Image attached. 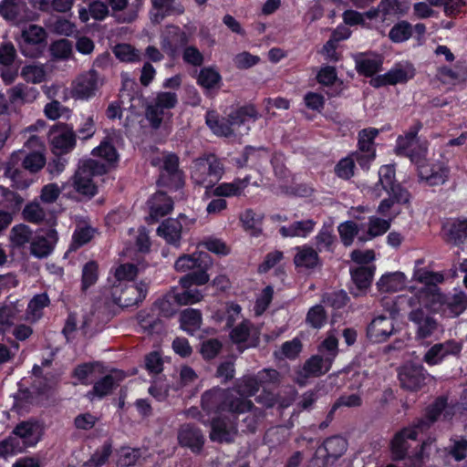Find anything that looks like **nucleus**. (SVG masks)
<instances>
[{"instance_id": "obj_1", "label": "nucleus", "mask_w": 467, "mask_h": 467, "mask_svg": "<svg viewBox=\"0 0 467 467\" xmlns=\"http://www.w3.org/2000/svg\"><path fill=\"white\" fill-rule=\"evenodd\" d=\"M202 408L208 414L227 412L235 420L238 415L247 413L241 425L244 432L254 433L264 418V412L255 408L252 400L234 395L230 389L213 388L206 390L202 395Z\"/></svg>"}, {"instance_id": "obj_2", "label": "nucleus", "mask_w": 467, "mask_h": 467, "mask_svg": "<svg viewBox=\"0 0 467 467\" xmlns=\"http://www.w3.org/2000/svg\"><path fill=\"white\" fill-rule=\"evenodd\" d=\"M92 154L103 158L105 162L92 159L84 161L72 178V186L76 192L88 198L97 193V186L93 183L92 177L107 173L117 160V151L112 144V139L107 137L92 150Z\"/></svg>"}, {"instance_id": "obj_3", "label": "nucleus", "mask_w": 467, "mask_h": 467, "mask_svg": "<svg viewBox=\"0 0 467 467\" xmlns=\"http://www.w3.org/2000/svg\"><path fill=\"white\" fill-rule=\"evenodd\" d=\"M441 300V297L438 293L427 287L420 288L408 299V305L411 308L408 318L414 326L418 338L430 337L440 329L438 321L426 309L439 311L435 301Z\"/></svg>"}, {"instance_id": "obj_4", "label": "nucleus", "mask_w": 467, "mask_h": 467, "mask_svg": "<svg viewBox=\"0 0 467 467\" xmlns=\"http://www.w3.org/2000/svg\"><path fill=\"white\" fill-rule=\"evenodd\" d=\"M259 113L255 107L248 104L232 111L228 118H218L213 113L206 116V123L218 136L229 137L234 134L235 127L244 123L247 119H257Z\"/></svg>"}, {"instance_id": "obj_5", "label": "nucleus", "mask_w": 467, "mask_h": 467, "mask_svg": "<svg viewBox=\"0 0 467 467\" xmlns=\"http://www.w3.org/2000/svg\"><path fill=\"white\" fill-rule=\"evenodd\" d=\"M224 172L220 159L213 154H204L196 158L191 169V178L197 185L206 189L213 187Z\"/></svg>"}, {"instance_id": "obj_6", "label": "nucleus", "mask_w": 467, "mask_h": 467, "mask_svg": "<svg viewBox=\"0 0 467 467\" xmlns=\"http://www.w3.org/2000/svg\"><path fill=\"white\" fill-rule=\"evenodd\" d=\"M427 142H421L415 145L405 156L409 157L412 162L418 166L419 176L421 180L426 181L430 185L443 184L448 178L449 169L444 164L438 167L427 164Z\"/></svg>"}, {"instance_id": "obj_7", "label": "nucleus", "mask_w": 467, "mask_h": 467, "mask_svg": "<svg viewBox=\"0 0 467 467\" xmlns=\"http://www.w3.org/2000/svg\"><path fill=\"white\" fill-rule=\"evenodd\" d=\"M379 182L372 189L375 198L382 197V191L392 195L397 203H408L410 198L409 192L396 182L395 169L392 165H384L379 171Z\"/></svg>"}, {"instance_id": "obj_8", "label": "nucleus", "mask_w": 467, "mask_h": 467, "mask_svg": "<svg viewBox=\"0 0 467 467\" xmlns=\"http://www.w3.org/2000/svg\"><path fill=\"white\" fill-rule=\"evenodd\" d=\"M160 185L180 189L184 184L183 172L179 169V157L165 152L162 157V168L158 180Z\"/></svg>"}, {"instance_id": "obj_9", "label": "nucleus", "mask_w": 467, "mask_h": 467, "mask_svg": "<svg viewBox=\"0 0 467 467\" xmlns=\"http://www.w3.org/2000/svg\"><path fill=\"white\" fill-rule=\"evenodd\" d=\"M48 139L56 155L69 152L76 144V134L66 123L54 125L49 130Z\"/></svg>"}, {"instance_id": "obj_10", "label": "nucleus", "mask_w": 467, "mask_h": 467, "mask_svg": "<svg viewBox=\"0 0 467 467\" xmlns=\"http://www.w3.org/2000/svg\"><path fill=\"white\" fill-rule=\"evenodd\" d=\"M238 432L234 417L217 416L211 420L209 438L213 442L231 443Z\"/></svg>"}, {"instance_id": "obj_11", "label": "nucleus", "mask_w": 467, "mask_h": 467, "mask_svg": "<svg viewBox=\"0 0 467 467\" xmlns=\"http://www.w3.org/2000/svg\"><path fill=\"white\" fill-rule=\"evenodd\" d=\"M429 288L441 296V300L435 301V306L439 307V311H441L445 317H458L467 308V294L464 292L460 291L450 297H446L438 289L434 287Z\"/></svg>"}, {"instance_id": "obj_12", "label": "nucleus", "mask_w": 467, "mask_h": 467, "mask_svg": "<svg viewBox=\"0 0 467 467\" xmlns=\"http://www.w3.org/2000/svg\"><path fill=\"white\" fill-rule=\"evenodd\" d=\"M427 373L422 365L406 364L399 372V379L403 389L416 391L425 385Z\"/></svg>"}, {"instance_id": "obj_13", "label": "nucleus", "mask_w": 467, "mask_h": 467, "mask_svg": "<svg viewBox=\"0 0 467 467\" xmlns=\"http://www.w3.org/2000/svg\"><path fill=\"white\" fill-rule=\"evenodd\" d=\"M177 440L182 447L189 448L194 453L202 451L205 441L201 429L190 423L180 426Z\"/></svg>"}, {"instance_id": "obj_14", "label": "nucleus", "mask_w": 467, "mask_h": 467, "mask_svg": "<svg viewBox=\"0 0 467 467\" xmlns=\"http://www.w3.org/2000/svg\"><path fill=\"white\" fill-rule=\"evenodd\" d=\"M147 292L148 285L143 282L122 285L119 296V307L125 308L137 306L144 300Z\"/></svg>"}, {"instance_id": "obj_15", "label": "nucleus", "mask_w": 467, "mask_h": 467, "mask_svg": "<svg viewBox=\"0 0 467 467\" xmlns=\"http://www.w3.org/2000/svg\"><path fill=\"white\" fill-rule=\"evenodd\" d=\"M329 368V361L324 360L319 356H313L296 372V382L300 386H305L308 378L319 377L327 372Z\"/></svg>"}, {"instance_id": "obj_16", "label": "nucleus", "mask_w": 467, "mask_h": 467, "mask_svg": "<svg viewBox=\"0 0 467 467\" xmlns=\"http://www.w3.org/2000/svg\"><path fill=\"white\" fill-rule=\"evenodd\" d=\"M57 241V233L54 229H48L45 234H36L30 245V251L33 255L37 258L48 256L54 249V245Z\"/></svg>"}, {"instance_id": "obj_17", "label": "nucleus", "mask_w": 467, "mask_h": 467, "mask_svg": "<svg viewBox=\"0 0 467 467\" xmlns=\"http://www.w3.org/2000/svg\"><path fill=\"white\" fill-rule=\"evenodd\" d=\"M413 76L414 69L411 67H396L388 73L372 78L370 84L375 88H379L384 85H395L406 82L410 78H412Z\"/></svg>"}, {"instance_id": "obj_18", "label": "nucleus", "mask_w": 467, "mask_h": 467, "mask_svg": "<svg viewBox=\"0 0 467 467\" xmlns=\"http://www.w3.org/2000/svg\"><path fill=\"white\" fill-rule=\"evenodd\" d=\"M393 331L392 318L379 316L370 322L367 329V335L371 340L381 342L392 335Z\"/></svg>"}, {"instance_id": "obj_19", "label": "nucleus", "mask_w": 467, "mask_h": 467, "mask_svg": "<svg viewBox=\"0 0 467 467\" xmlns=\"http://www.w3.org/2000/svg\"><path fill=\"white\" fill-rule=\"evenodd\" d=\"M182 220L185 221L186 217L184 215H180L178 219H166L158 227V234L163 237L167 243L179 246L182 231Z\"/></svg>"}, {"instance_id": "obj_20", "label": "nucleus", "mask_w": 467, "mask_h": 467, "mask_svg": "<svg viewBox=\"0 0 467 467\" xmlns=\"http://www.w3.org/2000/svg\"><path fill=\"white\" fill-rule=\"evenodd\" d=\"M98 76L94 70L79 76L72 88V96L76 99H87L93 95L97 88Z\"/></svg>"}, {"instance_id": "obj_21", "label": "nucleus", "mask_w": 467, "mask_h": 467, "mask_svg": "<svg viewBox=\"0 0 467 467\" xmlns=\"http://www.w3.org/2000/svg\"><path fill=\"white\" fill-rule=\"evenodd\" d=\"M150 207V216L158 220L168 214L173 209L172 200L165 192H158L151 196L148 202Z\"/></svg>"}, {"instance_id": "obj_22", "label": "nucleus", "mask_w": 467, "mask_h": 467, "mask_svg": "<svg viewBox=\"0 0 467 467\" xmlns=\"http://www.w3.org/2000/svg\"><path fill=\"white\" fill-rule=\"evenodd\" d=\"M408 439L415 441L417 439L416 431L404 428L393 437L391 441V451L395 460H402L405 458L409 448Z\"/></svg>"}, {"instance_id": "obj_23", "label": "nucleus", "mask_w": 467, "mask_h": 467, "mask_svg": "<svg viewBox=\"0 0 467 467\" xmlns=\"http://www.w3.org/2000/svg\"><path fill=\"white\" fill-rule=\"evenodd\" d=\"M136 319L141 331L148 336L160 334L163 331L162 321L150 311L146 309L140 310L137 314Z\"/></svg>"}, {"instance_id": "obj_24", "label": "nucleus", "mask_w": 467, "mask_h": 467, "mask_svg": "<svg viewBox=\"0 0 467 467\" xmlns=\"http://www.w3.org/2000/svg\"><path fill=\"white\" fill-rule=\"evenodd\" d=\"M39 425L30 421H23L19 423L14 430L13 433L17 440H23L26 446H33L40 440V431H38Z\"/></svg>"}, {"instance_id": "obj_25", "label": "nucleus", "mask_w": 467, "mask_h": 467, "mask_svg": "<svg viewBox=\"0 0 467 467\" xmlns=\"http://www.w3.org/2000/svg\"><path fill=\"white\" fill-rule=\"evenodd\" d=\"M446 242L454 245L463 244L467 240V219L455 220L443 227Z\"/></svg>"}, {"instance_id": "obj_26", "label": "nucleus", "mask_w": 467, "mask_h": 467, "mask_svg": "<svg viewBox=\"0 0 467 467\" xmlns=\"http://www.w3.org/2000/svg\"><path fill=\"white\" fill-rule=\"evenodd\" d=\"M32 391L27 389L23 391L25 398L28 402L41 405L47 401L49 398L50 386L47 384L46 379H40L35 381L32 385Z\"/></svg>"}, {"instance_id": "obj_27", "label": "nucleus", "mask_w": 467, "mask_h": 467, "mask_svg": "<svg viewBox=\"0 0 467 467\" xmlns=\"http://www.w3.org/2000/svg\"><path fill=\"white\" fill-rule=\"evenodd\" d=\"M26 8L24 0H3L0 3V15L6 21L16 22L22 19L21 11Z\"/></svg>"}, {"instance_id": "obj_28", "label": "nucleus", "mask_w": 467, "mask_h": 467, "mask_svg": "<svg viewBox=\"0 0 467 467\" xmlns=\"http://www.w3.org/2000/svg\"><path fill=\"white\" fill-rule=\"evenodd\" d=\"M142 0H119V23H132L139 16Z\"/></svg>"}, {"instance_id": "obj_29", "label": "nucleus", "mask_w": 467, "mask_h": 467, "mask_svg": "<svg viewBox=\"0 0 467 467\" xmlns=\"http://www.w3.org/2000/svg\"><path fill=\"white\" fill-rule=\"evenodd\" d=\"M374 271L375 267L368 265H360L350 271L351 279L358 291H366L370 286Z\"/></svg>"}, {"instance_id": "obj_30", "label": "nucleus", "mask_w": 467, "mask_h": 467, "mask_svg": "<svg viewBox=\"0 0 467 467\" xmlns=\"http://www.w3.org/2000/svg\"><path fill=\"white\" fill-rule=\"evenodd\" d=\"M206 257H208V254L205 253L182 254L175 261L174 269L177 272L184 273L195 268H201Z\"/></svg>"}, {"instance_id": "obj_31", "label": "nucleus", "mask_w": 467, "mask_h": 467, "mask_svg": "<svg viewBox=\"0 0 467 467\" xmlns=\"http://www.w3.org/2000/svg\"><path fill=\"white\" fill-rule=\"evenodd\" d=\"M249 184V178L234 180L233 182L219 184L213 190V195L218 197H231L240 195Z\"/></svg>"}, {"instance_id": "obj_32", "label": "nucleus", "mask_w": 467, "mask_h": 467, "mask_svg": "<svg viewBox=\"0 0 467 467\" xmlns=\"http://www.w3.org/2000/svg\"><path fill=\"white\" fill-rule=\"evenodd\" d=\"M323 449L327 452V462L331 459L335 461L341 457L347 450L348 442L340 436H332L324 441Z\"/></svg>"}, {"instance_id": "obj_33", "label": "nucleus", "mask_w": 467, "mask_h": 467, "mask_svg": "<svg viewBox=\"0 0 467 467\" xmlns=\"http://www.w3.org/2000/svg\"><path fill=\"white\" fill-rule=\"evenodd\" d=\"M406 277L403 273L396 272L383 275L377 283L381 292H397L405 286Z\"/></svg>"}, {"instance_id": "obj_34", "label": "nucleus", "mask_w": 467, "mask_h": 467, "mask_svg": "<svg viewBox=\"0 0 467 467\" xmlns=\"http://www.w3.org/2000/svg\"><path fill=\"white\" fill-rule=\"evenodd\" d=\"M421 128L422 124L418 120L403 136L398 138L396 150L399 154L405 155L415 146L417 134Z\"/></svg>"}, {"instance_id": "obj_35", "label": "nucleus", "mask_w": 467, "mask_h": 467, "mask_svg": "<svg viewBox=\"0 0 467 467\" xmlns=\"http://www.w3.org/2000/svg\"><path fill=\"white\" fill-rule=\"evenodd\" d=\"M356 69L359 74L371 77L380 70L381 59L378 57H366L358 55L356 57Z\"/></svg>"}, {"instance_id": "obj_36", "label": "nucleus", "mask_w": 467, "mask_h": 467, "mask_svg": "<svg viewBox=\"0 0 467 467\" xmlns=\"http://www.w3.org/2000/svg\"><path fill=\"white\" fill-rule=\"evenodd\" d=\"M294 262L297 267L314 268L318 265L317 252L309 246L298 247Z\"/></svg>"}, {"instance_id": "obj_37", "label": "nucleus", "mask_w": 467, "mask_h": 467, "mask_svg": "<svg viewBox=\"0 0 467 467\" xmlns=\"http://www.w3.org/2000/svg\"><path fill=\"white\" fill-rule=\"evenodd\" d=\"M261 387L263 388L255 375L245 376L236 383V393L234 392V394L248 399V397L255 395Z\"/></svg>"}, {"instance_id": "obj_38", "label": "nucleus", "mask_w": 467, "mask_h": 467, "mask_svg": "<svg viewBox=\"0 0 467 467\" xmlns=\"http://www.w3.org/2000/svg\"><path fill=\"white\" fill-rule=\"evenodd\" d=\"M316 225V222L313 220L298 221L293 223L289 226H282L280 233L284 237H304L311 233Z\"/></svg>"}, {"instance_id": "obj_39", "label": "nucleus", "mask_w": 467, "mask_h": 467, "mask_svg": "<svg viewBox=\"0 0 467 467\" xmlns=\"http://www.w3.org/2000/svg\"><path fill=\"white\" fill-rule=\"evenodd\" d=\"M202 325V314L199 310L187 308L181 314V327L190 334L197 331Z\"/></svg>"}, {"instance_id": "obj_40", "label": "nucleus", "mask_w": 467, "mask_h": 467, "mask_svg": "<svg viewBox=\"0 0 467 467\" xmlns=\"http://www.w3.org/2000/svg\"><path fill=\"white\" fill-rule=\"evenodd\" d=\"M176 294L171 291L162 297L157 299L153 306L159 311V315L164 317H172L177 311Z\"/></svg>"}, {"instance_id": "obj_41", "label": "nucleus", "mask_w": 467, "mask_h": 467, "mask_svg": "<svg viewBox=\"0 0 467 467\" xmlns=\"http://www.w3.org/2000/svg\"><path fill=\"white\" fill-rule=\"evenodd\" d=\"M378 133L377 129H364L358 133V148L361 152L367 153L368 161H372L375 157L373 140Z\"/></svg>"}, {"instance_id": "obj_42", "label": "nucleus", "mask_w": 467, "mask_h": 467, "mask_svg": "<svg viewBox=\"0 0 467 467\" xmlns=\"http://www.w3.org/2000/svg\"><path fill=\"white\" fill-rule=\"evenodd\" d=\"M23 42L27 44H40L47 45V34L46 30L36 25H30L27 28H25L21 34Z\"/></svg>"}, {"instance_id": "obj_43", "label": "nucleus", "mask_w": 467, "mask_h": 467, "mask_svg": "<svg viewBox=\"0 0 467 467\" xmlns=\"http://www.w3.org/2000/svg\"><path fill=\"white\" fill-rule=\"evenodd\" d=\"M154 8L162 12L161 17L165 16H180L184 13V7L175 0H151Z\"/></svg>"}, {"instance_id": "obj_44", "label": "nucleus", "mask_w": 467, "mask_h": 467, "mask_svg": "<svg viewBox=\"0 0 467 467\" xmlns=\"http://www.w3.org/2000/svg\"><path fill=\"white\" fill-rule=\"evenodd\" d=\"M49 51L54 60L67 59L72 53V43L66 38L57 40L49 46Z\"/></svg>"}, {"instance_id": "obj_45", "label": "nucleus", "mask_w": 467, "mask_h": 467, "mask_svg": "<svg viewBox=\"0 0 467 467\" xmlns=\"http://www.w3.org/2000/svg\"><path fill=\"white\" fill-rule=\"evenodd\" d=\"M150 102L154 104V107H159L166 112L175 108L178 103V96L175 92L161 91Z\"/></svg>"}, {"instance_id": "obj_46", "label": "nucleus", "mask_w": 467, "mask_h": 467, "mask_svg": "<svg viewBox=\"0 0 467 467\" xmlns=\"http://www.w3.org/2000/svg\"><path fill=\"white\" fill-rule=\"evenodd\" d=\"M150 102L154 104V107H159L166 112L175 108L178 103V96L175 92L161 91Z\"/></svg>"}, {"instance_id": "obj_47", "label": "nucleus", "mask_w": 467, "mask_h": 467, "mask_svg": "<svg viewBox=\"0 0 467 467\" xmlns=\"http://www.w3.org/2000/svg\"><path fill=\"white\" fill-rule=\"evenodd\" d=\"M33 239V231L25 224H19L11 230L10 240L15 246L21 247Z\"/></svg>"}, {"instance_id": "obj_48", "label": "nucleus", "mask_w": 467, "mask_h": 467, "mask_svg": "<svg viewBox=\"0 0 467 467\" xmlns=\"http://www.w3.org/2000/svg\"><path fill=\"white\" fill-rule=\"evenodd\" d=\"M412 35V26L407 21L396 24L389 31V37L395 43L408 40Z\"/></svg>"}, {"instance_id": "obj_49", "label": "nucleus", "mask_w": 467, "mask_h": 467, "mask_svg": "<svg viewBox=\"0 0 467 467\" xmlns=\"http://www.w3.org/2000/svg\"><path fill=\"white\" fill-rule=\"evenodd\" d=\"M340 239L345 246L352 244L355 236L358 234V227L356 223L347 221L337 227Z\"/></svg>"}, {"instance_id": "obj_50", "label": "nucleus", "mask_w": 467, "mask_h": 467, "mask_svg": "<svg viewBox=\"0 0 467 467\" xmlns=\"http://www.w3.org/2000/svg\"><path fill=\"white\" fill-rule=\"evenodd\" d=\"M209 281V275L205 270H199L187 274L181 277L179 283L182 288H190L192 285H202Z\"/></svg>"}, {"instance_id": "obj_51", "label": "nucleus", "mask_w": 467, "mask_h": 467, "mask_svg": "<svg viewBox=\"0 0 467 467\" xmlns=\"http://www.w3.org/2000/svg\"><path fill=\"white\" fill-rule=\"evenodd\" d=\"M99 265L95 261L88 262L82 271V291H86L90 285H94L99 276Z\"/></svg>"}, {"instance_id": "obj_52", "label": "nucleus", "mask_w": 467, "mask_h": 467, "mask_svg": "<svg viewBox=\"0 0 467 467\" xmlns=\"http://www.w3.org/2000/svg\"><path fill=\"white\" fill-rule=\"evenodd\" d=\"M451 442V445L445 449L448 455L457 462L464 460L467 455V440L464 438L452 439Z\"/></svg>"}, {"instance_id": "obj_53", "label": "nucleus", "mask_w": 467, "mask_h": 467, "mask_svg": "<svg viewBox=\"0 0 467 467\" xmlns=\"http://www.w3.org/2000/svg\"><path fill=\"white\" fill-rule=\"evenodd\" d=\"M458 70H453L448 67H441L438 69L439 76L442 78V81L445 82L447 79L450 80H464L465 76L467 75V66L462 65L461 62H458L455 66Z\"/></svg>"}, {"instance_id": "obj_54", "label": "nucleus", "mask_w": 467, "mask_h": 467, "mask_svg": "<svg viewBox=\"0 0 467 467\" xmlns=\"http://www.w3.org/2000/svg\"><path fill=\"white\" fill-rule=\"evenodd\" d=\"M262 215L256 214L253 210L248 209L240 214V220L243 223V226L252 234H254L260 231V225L262 222Z\"/></svg>"}, {"instance_id": "obj_55", "label": "nucleus", "mask_w": 467, "mask_h": 467, "mask_svg": "<svg viewBox=\"0 0 467 467\" xmlns=\"http://www.w3.org/2000/svg\"><path fill=\"white\" fill-rule=\"evenodd\" d=\"M114 385V379L111 375L104 376L100 380L97 381L93 387V390L88 393V397L92 400L94 396L104 397L111 392Z\"/></svg>"}, {"instance_id": "obj_56", "label": "nucleus", "mask_w": 467, "mask_h": 467, "mask_svg": "<svg viewBox=\"0 0 467 467\" xmlns=\"http://www.w3.org/2000/svg\"><path fill=\"white\" fill-rule=\"evenodd\" d=\"M221 80L220 74L211 67L201 69L198 76V84L205 88H214Z\"/></svg>"}, {"instance_id": "obj_57", "label": "nucleus", "mask_w": 467, "mask_h": 467, "mask_svg": "<svg viewBox=\"0 0 467 467\" xmlns=\"http://www.w3.org/2000/svg\"><path fill=\"white\" fill-rule=\"evenodd\" d=\"M95 230L90 226H84L77 229L73 235V242L70 245V250L74 251L80 246L88 244L94 235Z\"/></svg>"}, {"instance_id": "obj_58", "label": "nucleus", "mask_w": 467, "mask_h": 467, "mask_svg": "<svg viewBox=\"0 0 467 467\" xmlns=\"http://www.w3.org/2000/svg\"><path fill=\"white\" fill-rule=\"evenodd\" d=\"M446 406L447 399L443 396H441L425 409L423 415L426 416L430 421L435 423L441 413L444 411Z\"/></svg>"}, {"instance_id": "obj_59", "label": "nucleus", "mask_w": 467, "mask_h": 467, "mask_svg": "<svg viewBox=\"0 0 467 467\" xmlns=\"http://www.w3.org/2000/svg\"><path fill=\"white\" fill-rule=\"evenodd\" d=\"M166 112L159 107H154V104L149 102L146 106L145 116L150 125L153 129H159L161 125Z\"/></svg>"}, {"instance_id": "obj_60", "label": "nucleus", "mask_w": 467, "mask_h": 467, "mask_svg": "<svg viewBox=\"0 0 467 467\" xmlns=\"http://www.w3.org/2000/svg\"><path fill=\"white\" fill-rule=\"evenodd\" d=\"M389 227V221L372 216L369 218L368 234L369 238H374L385 234Z\"/></svg>"}, {"instance_id": "obj_61", "label": "nucleus", "mask_w": 467, "mask_h": 467, "mask_svg": "<svg viewBox=\"0 0 467 467\" xmlns=\"http://www.w3.org/2000/svg\"><path fill=\"white\" fill-rule=\"evenodd\" d=\"M182 293L176 294V302L180 306H186L200 302L203 295L199 289L184 288Z\"/></svg>"}, {"instance_id": "obj_62", "label": "nucleus", "mask_w": 467, "mask_h": 467, "mask_svg": "<svg viewBox=\"0 0 467 467\" xmlns=\"http://www.w3.org/2000/svg\"><path fill=\"white\" fill-rule=\"evenodd\" d=\"M326 312L322 306L311 307L306 315V322L315 328L321 327L326 322Z\"/></svg>"}, {"instance_id": "obj_63", "label": "nucleus", "mask_w": 467, "mask_h": 467, "mask_svg": "<svg viewBox=\"0 0 467 467\" xmlns=\"http://www.w3.org/2000/svg\"><path fill=\"white\" fill-rule=\"evenodd\" d=\"M140 458L139 451L128 447L119 450V467H132Z\"/></svg>"}, {"instance_id": "obj_64", "label": "nucleus", "mask_w": 467, "mask_h": 467, "mask_svg": "<svg viewBox=\"0 0 467 467\" xmlns=\"http://www.w3.org/2000/svg\"><path fill=\"white\" fill-rule=\"evenodd\" d=\"M222 349V343L216 338L205 340L201 345L200 352L203 358H214Z\"/></svg>"}]
</instances>
